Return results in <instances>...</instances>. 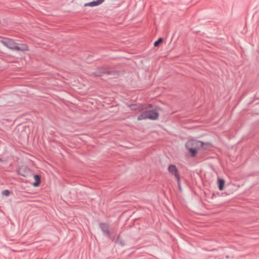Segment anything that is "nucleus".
<instances>
[{
  "mask_svg": "<svg viewBox=\"0 0 259 259\" xmlns=\"http://www.w3.org/2000/svg\"><path fill=\"white\" fill-rule=\"evenodd\" d=\"M159 114L155 109L148 110L142 112L137 117L138 120L149 119L150 120H156L158 118Z\"/></svg>",
  "mask_w": 259,
  "mask_h": 259,
  "instance_id": "obj_3",
  "label": "nucleus"
},
{
  "mask_svg": "<svg viewBox=\"0 0 259 259\" xmlns=\"http://www.w3.org/2000/svg\"><path fill=\"white\" fill-rule=\"evenodd\" d=\"M2 161V160L1 158H0V162Z\"/></svg>",
  "mask_w": 259,
  "mask_h": 259,
  "instance_id": "obj_13",
  "label": "nucleus"
},
{
  "mask_svg": "<svg viewBox=\"0 0 259 259\" xmlns=\"http://www.w3.org/2000/svg\"><path fill=\"white\" fill-rule=\"evenodd\" d=\"M168 170L171 174L174 175L177 179L178 183H180V178L178 175V170L177 167L172 164L170 165L168 167Z\"/></svg>",
  "mask_w": 259,
  "mask_h": 259,
  "instance_id": "obj_5",
  "label": "nucleus"
},
{
  "mask_svg": "<svg viewBox=\"0 0 259 259\" xmlns=\"http://www.w3.org/2000/svg\"><path fill=\"white\" fill-rule=\"evenodd\" d=\"M163 41V39L162 38H159L157 41H156L154 44V45L155 47H157L159 45V44H160L161 42H162Z\"/></svg>",
  "mask_w": 259,
  "mask_h": 259,
  "instance_id": "obj_11",
  "label": "nucleus"
},
{
  "mask_svg": "<svg viewBox=\"0 0 259 259\" xmlns=\"http://www.w3.org/2000/svg\"><path fill=\"white\" fill-rule=\"evenodd\" d=\"M19 174L23 176V177H26L27 176V172L26 171H23V168H20L18 171Z\"/></svg>",
  "mask_w": 259,
  "mask_h": 259,
  "instance_id": "obj_10",
  "label": "nucleus"
},
{
  "mask_svg": "<svg viewBox=\"0 0 259 259\" xmlns=\"http://www.w3.org/2000/svg\"><path fill=\"white\" fill-rule=\"evenodd\" d=\"M219 189L222 191L224 189L225 181L223 179H219L218 180Z\"/></svg>",
  "mask_w": 259,
  "mask_h": 259,
  "instance_id": "obj_7",
  "label": "nucleus"
},
{
  "mask_svg": "<svg viewBox=\"0 0 259 259\" xmlns=\"http://www.w3.org/2000/svg\"><path fill=\"white\" fill-rule=\"evenodd\" d=\"M186 147L191 154V156L194 157L196 156L198 150L206 149L207 144L200 141L191 140L186 143Z\"/></svg>",
  "mask_w": 259,
  "mask_h": 259,
  "instance_id": "obj_1",
  "label": "nucleus"
},
{
  "mask_svg": "<svg viewBox=\"0 0 259 259\" xmlns=\"http://www.w3.org/2000/svg\"><path fill=\"white\" fill-rule=\"evenodd\" d=\"M34 178L35 179V182L33 184V186L34 187H37L39 185L40 182V177H39V176L35 175L34 176Z\"/></svg>",
  "mask_w": 259,
  "mask_h": 259,
  "instance_id": "obj_8",
  "label": "nucleus"
},
{
  "mask_svg": "<svg viewBox=\"0 0 259 259\" xmlns=\"http://www.w3.org/2000/svg\"><path fill=\"white\" fill-rule=\"evenodd\" d=\"M99 227L104 235L109 238H111L110 232L109 231L110 226L109 224L106 223H100L99 224Z\"/></svg>",
  "mask_w": 259,
  "mask_h": 259,
  "instance_id": "obj_4",
  "label": "nucleus"
},
{
  "mask_svg": "<svg viewBox=\"0 0 259 259\" xmlns=\"http://www.w3.org/2000/svg\"><path fill=\"white\" fill-rule=\"evenodd\" d=\"M0 42L4 46L13 51H25L28 50V47L26 44L17 43L11 38H6L1 40Z\"/></svg>",
  "mask_w": 259,
  "mask_h": 259,
  "instance_id": "obj_2",
  "label": "nucleus"
},
{
  "mask_svg": "<svg viewBox=\"0 0 259 259\" xmlns=\"http://www.w3.org/2000/svg\"><path fill=\"white\" fill-rule=\"evenodd\" d=\"M104 0H97L96 1H93L90 3H86L84 5L85 7L90 6V7H95L98 6L101 4Z\"/></svg>",
  "mask_w": 259,
  "mask_h": 259,
  "instance_id": "obj_6",
  "label": "nucleus"
},
{
  "mask_svg": "<svg viewBox=\"0 0 259 259\" xmlns=\"http://www.w3.org/2000/svg\"><path fill=\"white\" fill-rule=\"evenodd\" d=\"M10 194V192L8 190H4L2 192V194L5 196H9Z\"/></svg>",
  "mask_w": 259,
  "mask_h": 259,
  "instance_id": "obj_12",
  "label": "nucleus"
},
{
  "mask_svg": "<svg viewBox=\"0 0 259 259\" xmlns=\"http://www.w3.org/2000/svg\"><path fill=\"white\" fill-rule=\"evenodd\" d=\"M131 109L133 110H141V108L137 105H131Z\"/></svg>",
  "mask_w": 259,
  "mask_h": 259,
  "instance_id": "obj_9",
  "label": "nucleus"
}]
</instances>
